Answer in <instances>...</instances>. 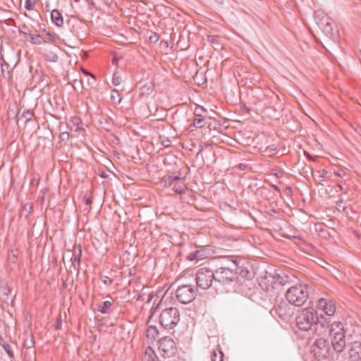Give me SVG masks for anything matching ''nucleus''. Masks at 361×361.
Listing matches in <instances>:
<instances>
[{
    "label": "nucleus",
    "mask_w": 361,
    "mask_h": 361,
    "mask_svg": "<svg viewBox=\"0 0 361 361\" xmlns=\"http://www.w3.org/2000/svg\"><path fill=\"white\" fill-rule=\"evenodd\" d=\"M251 276L239 257L227 255V293H243L245 280L250 279Z\"/></svg>",
    "instance_id": "f257e3e1"
},
{
    "label": "nucleus",
    "mask_w": 361,
    "mask_h": 361,
    "mask_svg": "<svg viewBox=\"0 0 361 361\" xmlns=\"http://www.w3.org/2000/svg\"><path fill=\"white\" fill-rule=\"evenodd\" d=\"M295 321L299 329L304 331L311 329L313 325L315 326V330H318L319 326L322 329H328L330 322L326 319L319 320L317 311L313 308L302 310L296 316Z\"/></svg>",
    "instance_id": "f03ea898"
},
{
    "label": "nucleus",
    "mask_w": 361,
    "mask_h": 361,
    "mask_svg": "<svg viewBox=\"0 0 361 361\" xmlns=\"http://www.w3.org/2000/svg\"><path fill=\"white\" fill-rule=\"evenodd\" d=\"M309 296L308 287L305 284L292 286L286 292L285 297L287 301L297 307L302 306Z\"/></svg>",
    "instance_id": "7ed1b4c3"
},
{
    "label": "nucleus",
    "mask_w": 361,
    "mask_h": 361,
    "mask_svg": "<svg viewBox=\"0 0 361 361\" xmlns=\"http://www.w3.org/2000/svg\"><path fill=\"white\" fill-rule=\"evenodd\" d=\"M312 353L319 360L334 358L330 343L323 338H319L315 340L312 345Z\"/></svg>",
    "instance_id": "20e7f679"
},
{
    "label": "nucleus",
    "mask_w": 361,
    "mask_h": 361,
    "mask_svg": "<svg viewBox=\"0 0 361 361\" xmlns=\"http://www.w3.org/2000/svg\"><path fill=\"white\" fill-rule=\"evenodd\" d=\"M180 321V312L176 307L164 310L159 315V323L166 329H172Z\"/></svg>",
    "instance_id": "39448f33"
},
{
    "label": "nucleus",
    "mask_w": 361,
    "mask_h": 361,
    "mask_svg": "<svg viewBox=\"0 0 361 361\" xmlns=\"http://www.w3.org/2000/svg\"><path fill=\"white\" fill-rule=\"evenodd\" d=\"M197 291L192 285H180L176 290V296L179 302L188 304L195 299Z\"/></svg>",
    "instance_id": "423d86ee"
},
{
    "label": "nucleus",
    "mask_w": 361,
    "mask_h": 361,
    "mask_svg": "<svg viewBox=\"0 0 361 361\" xmlns=\"http://www.w3.org/2000/svg\"><path fill=\"white\" fill-rule=\"evenodd\" d=\"M214 272L207 268H201L196 273V284L198 288L207 290L212 286Z\"/></svg>",
    "instance_id": "0eeeda50"
},
{
    "label": "nucleus",
    "mask_w": 361,
    "mask_h": 361,
    "mask_svg": "<svg viewBox=\"0 0 361 361\" xmlns=\"http://www.w3.org/2000/svg\"><path fill=\"white\" fill-rule=\"evenodd\" d=\"M314 19L317 26L329 37L334 36L333 23L331 18L321 11L314 12Z\"/></svg>",
    "instance_id": "6e6552de"
},
{
    "label": "nucleus",
    "mask_w": 361,
    "mask_h": 361,
    "mask_svg": "<svg viewBox=\"0 0 361 361\" xmlns=\"http://www.w3.org/2000/svg\"><path fill=\"white\" fill-rule=\"evenodd\" d=\"M159 350L161 355L164 358L173 357L177 353V347L174 341L165 336L159 341Z\"/></svg>",
    "instance_id": "1a4fd4ad"
},
{
    "label": "nucleus",
    "mask_w": 361,
    "mask_h": 361,
    "mask_svg": "<svg viewBox=\"0 0 361 361\" xmlns=\"http://www.w3.org/2000/svg\"><path fill=\"white\" fill-rule=\"evenodd\" d=\"M331 336L332 338L331 343L330 345L331 346L333 354L335 355V354H339L343 352L346 347L344 329H340L338 331H336V333L331 334Z\"/></svg>",
    "instance_id": "9d476101"
},
{
    "label": "nucleus",
    "mask_w": 361,
    "mask_h": 361,
    "mask_svg": "<svg viewBox=\"0 0 361 361\" xmlns=\"http://www.w3.org/2000/svg\"><path fill=\"white\" fill-rule=\"evenodd\" d=\"M225 268L220 267L215 270L214 277L213 278L212 288L216 290V293H222L225 289L226 276H219V274H224Z\"/></svg>",
    "instance_id": "9b49d317"
},
{
    "label": "nucleus",
    "mask_w": 361,
    "mask_h": 361,
    "mask_svg": "<svg viewBox=\"0 0 361 361\" xmlns=\"http://www.w3.org/2000/svg\"><path fill=\"white\" fill-rule=\"evenodd\" d=\"M190 169L188 166H182L180 169L173 171L167 178L164 176L161 180H185L188 178Z\"/></svg>",
    "instance_id": "f8f14e48"
},
{
    "label": "nucleus",
    "mask_w": 361,
    "mask_h": 361,
    "mask_svg": "<svg viewBox=\"0 0 361 361\" xmlns=\"http://www.w3.org/2000/svg\"><path fill=\"white\" fill-rule=\"evenodd\" d=\"M348 353L349 361H361V341L349 343Z\"/></svg>",
    "instance_id": "ddd939ff"
},
{
    "label": "nucleus",
    "mask_w": 361,
    "mask_h": 361,
    "mask_svg": "<svg viewBox=\"0 0 361 361\" xmlns=\"http://www.w3.org/2000/svg\"><path fill=\"white\" fill-rule=\"evenodd\" d=\"M317 307L322 310L328 316H333L336 312L335 302L331 300L320 298L317 302Z\"/></svg>",
    "instance_id": "4468645a"
},
{
    "label": "nucleus",
    "mask_w": 361,
    "mask_h": 361,
    "mask_svg": "<svg viewBox=\"0 0 361 361\" xmlns=\"http://www.w3.org/2000/svg\"><path fill=\"white\" fill-rule=\"evenodd\" d=\"M81 256V245L80 244H75L73 248V253L71 261L72 262V267L77 271H78L80 269Z\"/></svg>",
    "instance_id": "2eb2a0df"
},
{
    "label": "nucleus",
    "mask_w": 361,
    "mask_h": 361,
    "mask_svg": "<svg viewBox=\"0 0 361 361\" xmlns=\"http://www.w3.org/2000/svg\"><path fill=\"white\" fill-rule=\"evenodd\" d=\"M318 192L320 193L322 196L326 195V197L331 198L334 197L336 193L338 192V190L334 185H324L322 183H319L317 185Z\"/></svg>",
    "instance_id": "dca6fc26"
},
{
    "label": "nucleus",
    "mask_w": 361,
    "mask_h": 361,
    "mask_svg": "<svg viewBox=\"0 0 361 361\" xmlns=\"http://www.w3.org/2000/svg\"><path fill=\"white\" fill-rule=\"evenodd\" d=\"M288 305L286 304H277L270 311L272 315H277L282 319H288L289 314L287 311Z\"/></svg>",
    "instance_id": "f3484780"
},
{
    "label": "nucleus",
    "mask_w": 361,
    "mask_h": 361,
    "mask_svg": "<svg viewBox=\"0 0 361 361\" xmlns=\"http://www.w3.org/2000/svg\"><path fill=\"white\" fill-rule=\"evenodd\" d=\"M208 256L209 252L206 249L202 248L200 250H197L195 252L189 253L188 256V259L190 261H195V262H198L202 259L207 258Z\"/></svg>",
    "instance_id": "a211bd4d"
},
{
    "label": "nucleus",
    "mask_w": 361,
    "mask_h": 361,
    "mask_svg": "<svg viewBox=\"0 0 361 361\" xmlns=\"http://www.w3.org/2000/svg\"><path fill=\"white\" fill-rule=\"evenodd\" d=\"M169 186L173 187V190L180 195L185 194L188 190V187L185 182H169Z\"/></svg>",
    "instance_id": "6ab92c4d"
},
{
    "label": "nucleus",
    "mask_w": 361,
    "mask_h": 361,
    "mask_svg": "<svg viewBox=\"0 0 361 361\" xmlns=\"http://www.w3.org/2000/svg\"><path fill=\"white\" fill-rule=\"evenodd\" d=\"M51 21L58 27H61L63 25V18L57 9H54L51 11Z\"/></svg>",
    "instance_id": "aec40b11"
},
{
    "label": "nucleus",
    "mask_w": 361,
    "mask_h": 361,
    "mask_svg": "<svg viewBox=\"0 0 361 361\" xmlns=\"http://www.w3.org/2000/svg\"><path fill=\"white\" fill-rule=\"evenodd\" d=\"M113 302L111 300H106L102 304L98 305L97 310L102 314H109L111 312Z\"/></svg>",
    "instance_id": "412c9836"
},
{
    "label": "nucleus",
    "mask_w": 361,
    "mask_h": 361,
    "mask_svg": "<svg viewBox=\"0 0 361 361\" xmlns=\"http://www.w3.org/2000/svg\"><path fill=\"white\" fill-rule=\"evenodd\" d=\"M142 361H157V357L151 347L149 346L145 349Z\"/></svg>",
    "instance_id": "4be33fe9"
},
{
    "label": "nucleus",
    "mask_w": 361,
    "mask_h": 361,
    "mask_svg": "<svg viewBox=\"0 0 361 361\" xmlns=\"http://www.w3.org/2000/svg\"><path fill=\"white\" fill-rule=\"evenodd\" d=\"M27 39H29L32 44H42L45 42L40 35L31 34L30 32L28 33Z\"/></svg>",
    "instance_id": "5701e85b"
},
{
    "label": "nucleus",
    "mask_w": 361,
    "mask_h": 361,
    "mask_svg": "<svg viewBox=\"0 0 361 361\" xmlns=\"http://www.w3.org/2000/svg\"><path fill=\"white\" fill-rule=\"evenodd\" d=\"M212 361H224V354L222 350L216 349L212 354Z\"/></svg>",
    "instance_id": "b1692460"
},
{
    "label": "nucleus",
    "mask_w": 361,
    "mask_h": 361,
    "mask_svg": "<svg viewBox=\"0 0 361 361\" xmlns=\"http://www.w3.org/2000/svg\"><path fill=\"white\" fill-rule=\"evenodd\" d=\"M98 175L103 179L108 178L110 180L112 179L111 176H115V174L113 172L106 169H99Z\"/></svg>",
    "instance_id": "393cba45"
},
{
    "label": "nucleus",
    "mask_w": 361,
    "mask_h": 361,
    "mask_svg": "<svg viewBox=\"0 0 361 361\" xmlns=\"http://www.w3.org/2000/svg\"><path fill=\"white\" fill-rule=\"evenodd\" d=\"M207 122L204 117H195L192 121V124L195 128H201L206 125Z\"/></svg>",
    "instance_id": "a878e982"
},
{
    "label": "nucleus",
    "mask_w": 361,
    "mask_h": 361,
    "mask_svg": "<svg viewBox=\"0 0 361 361\" xmlns=\"http://www.w3.org/2000/svg\"><path fill=\"white\" fill-rule=\"evenodd\" d=\"M159 331L156 326H151L147 329V336L148 337L151 336L152 338L156 339L158 336Z\"/></svg>",
    "instance_id": "bb28decb"
},
{
    "label": "nucleus",
    "mask_w": 361,
    "mask_h": 361,
    "mask_svg": "<svg viewBox=\"0 0 361 361\" xmlns=\"http://www.w3.org/2000/svg\"><path fill=\"white\" fill-rule=\"evenodd\" d=\"M232 94V97L229 99V101L227 100V103H231V104H236L240 100V96L238 91L234 92L233 90L231 91Z\"/></svg>",
    "instance_id": "cd10ccee"
},
{
    "label": "nucleus",
    "mask_w": 361,
    "mask_h": 361,
    "mask_svg": "<svg viewBox=\"0 0 361 361\" xmlns=\"http://www.w3.org/2000/svg\"><path fill=\"white\" fill-rule=\"evenodd\" d=\"M111 99L114 103H120L122 99L121 94L117 90H113L111 91Z\"/></svg>",
    "instance_id": "c85d7f7f"
},
{
    "label": "nucleus",
    "mask_w": 361,
    "mask_h": 361,
    "mask_svg": "<svg viewBox=\"0 0 361 361\" xmlns=\"http://www.w3.org/2000/svg\"><path fill=\"white\" fill-rule=\"evenodd\" d=\"M18 31L20 35L27 39V35L30 32V30L25 24L21 25L18 28Z\"/></svg>",
    "instance_id": "c756f323"
},
{
    "label": "nucleus",
    "mask_w": 361,
    "mask_h": 361,
    "mask_svg": "<svg viewBox=\"0 0 361 361\" xmlns=\"http://www.w3.org/2000/svg\"><path fill=\"white\" fill-rule=\"evenodd\" d=\"M336 329H338V331L340 329H343V326L342 324L340 322H334L331 325V329L329 330L330 334H332L333 333H336Z\"/></svg>",
    "instance_id": "7c9ffc66"
},
{
    "label": "nucleus",
    "mask_w": 361,
    "mask_h": 361,
    "mask_svg": "<svg viewBox=\"0 0 361 361\" xmlns=\"http://www.w3.org/2000/svg\"><path fill=\"white\" fill-rule=\"evenodd\" d=\"M33 115H34V114H33L31 111H30V110H25V111H24L23 112V114H22V116H22L23 118H24V119H25V122H26V123H27V122L30 121L32 119V118Z\"/></svg>",
    "instance_id": "2f4dec72"
},
{
    "label": "nucleus",
    "mask_w": 361,
    "mask_h": 361,
    "mask_svg": "<svg viewBox=\"0 0 361 361\" xmlns=\"http://www.w3.org/2000/svg\"><path fill=\"white\" fill-rule=\"evenodd\" d=\"M205 110L203 107L197 106L194 110L195 117H204L203 114L205 113Z\"/></svg>",
    "instance_id": "473e14b6"
},
{
    "label": "nucleus",
    "mask_w": 361,
    "mask_h": 361,
    "mask_svg": "<svg viewBox=\"0 0 361 361\" xmlns=\"http://www.w3.org/2000/svg\"><path fill=\"white\" fill-rule=\"evenodd\" d=\"M122 82V78L118 73H115L112 78V83L118 86Z\"/></svg>",
    "instance_id": "72a5a7b5"
},
{
    "label": "nucleus",
    "mask_w": 361,
    "mask_h": 361,
    "mask_svg": "<svg viewBox=\"0 0 361 361\" xmlns=\"http://www.w3.org/2000/svg\"><path fill=\"white\" fill-rule=\"evenodd\" d=\"M35 6V1L32 0H25V8L27 11L32 10Z\"/></svg>",
    "instance_id": "f704fd0d"
},
{
    "label": "nucleus",
    "mask_w": 361,
    "mask_h": 361,
    "mask_svg": "<svg viewBox=\"0 0 361 361\" xmlns=\"http://www.w3.org/2000/svg\"><path fill=\"white\" fill-rule=\"evenodd\" d=\"M161 145L164 147H169L171 145V140L167 137H160Z\"/></svg>",
    "instance_id": "c9c22d12"
},
{
    "label": "nucleus",
    "mask_w": 361,
    "mask_h": 361,
    "mask_svg": "<svg viewBox=\"0 0 361 361\" xmlns=\"http://www.w3.org/2000/svg\"><path fill=\"white\" fill-rule=\"evenodd\" d=\"M193 79H194V80L196 82V83H197L198 85H203V84L205 82V79L200 78V77L199 76L198 73H197L194 75Z\"/></svg>",
    "instance_id": "e433bc0d"
},
{
    "label": "nucleus",
    "mask_w": 361,
    "mask_h": 361,
    "mask_svg": "<svg viewBox=\"0 0 361 361\" xmlns=\"http://www.w3.org/2000/svg\"><path fill=\"white\" fill-rule=\"evenodd\" d=\"M3 347H4V350H6V352L7 353V354L8 355V356L10 357H13V350H11V345L8 344H4Z\"/></svg>",
    "instance_id": "4c0bfd02"
},
{
    "label": "nucleus",
    "mask_w": 361,
    "mask_h": 361,
    "mask_svg": "<svg viewBox=\"0 0 361 361\" xmlns=\"http://www.w3.org/2000/svg\"><path fill=\"white\" fill-rule=\"evenodd\" d=\"M70 135L68 132H62L59 135V138L61 141H66L69 139Z\"/></svg>",
    "instance_id": "58836bf2"
},
{
    "label": "nucleus",
    "mask_w": 361,
    "mask_h": 361,
    "mask_svg": "<svg viewBox=\"0 0 361 361\" xmlns=\"http://www.w3.org/2000/svg\"><path fill=\"white\" fill-rule=\"evenodd\" d=\"M336 209L338 211L344 212L345 210V207L343 205V200L338 201L336 202Z\"/></svg>",
    "instance_id": "ea45409f"
},
{
    "label": "nucleus",
    "mask_w": 361,
    "mask_h": 361,
    "mask_svg": "<svg viewBox=\"0 0 361 361\" xmlns=\"http://www.w3.org/2000/svg\"><path fill=\"white\" fill-rule=\"evenodd\" d=\"M102 281L104 284H105L106 286H108L112 283V280L108 276L103 277Z\"/></svg>",
    "instance_id": "a19ab883"
},
{
    "label": "nucleus",
    "mask_w": 361,
    "mask_h": 361,
    "mask_svg": "<svg viewBox=\"0 0 361 361\" xmlns=\"http://www.w3.org/2000/svg\"><path fill=\"white\" fill-rule=\"evenodd\" d=\"M84 201L85 202V204L90 205L92 203V197L90 196H88L87 194L84 195Z\"/></svg>",
    "instance_id": "79ce46f5"
},
{
    "label": "nucleus",
    "mask_w": 361,
    "mask_h": 361,
    "mask_svg": "<svg viewBox=\"0 0 361 361\" xmlns=\"http://www.w3.org/2000/svg\"><path fill=\"white\" fill-rule=\"evenodd\" d=\"M246 167H247L246 164L240 163V164H237L235 166H233L232 168L233 169H238L243 171V170H245Z\"/></svg>",
    "instance_id": "37998d69"
},
{
    "label": "nucleus",
    "mask_w": 361,
    "mask_h": 361,
    "mask_svg": "<svg viewBox=\"0 0 361 361\" xmlns=\"http://www.w3.org/2000/svg\"><path fill=\"white\" fill-rule=\"evenodd\" d=\"M233 142H237V141L227 135V145L233 146Z\"/></svg>",
    "instance_id": "c03bdc74"
},
{
    "label": "nucleus",
    "mask_w": 361,
    "mask_h": 361,
    "mask_svg": "<svg viewBox=\"0 0 361 361\" xmlns=\"http://www.w3.org/2000/svg\"><path fill=\"white\" fill-rule=\"evenodd\" d=\"M31 209H32V205L30 204H25L24 206H23V210L25 211H27V213H30L31 212Z\"/></svg>",
    "instance_id": "a18cd8bd"
},
{
    "label": "nucleus",
    "mask_w": 361,
    "mask_h": 361,
    "mask_svg": "<svg viewBox=\"0 0 361 361\" xmlns=\"http://www.w3.org/2000/svg\"><path fill=\"white\" fill-rule=\"evenodd\" d=\"M274 176L276 178H281L283 176V172L281 171H276L274 173Z\"/></svg>",
    "instance_id": "49530a36"
},
{
    "label": "nucleus",
    "mask_w": 361,
    "mask_h": 361,
    "mask_svg": "<svg viewBox=\"0 0 361 361\" xmlns=\"http://www.w3.org/2000/svg\"><path fill=\"white\" fill-rule=\"evenodd\" d=\"M83 73H84V74H85L86 75H90V76H91L94 80H95V77H94V75L93 74H92L91 73H90L89 71L84 70V71H83Z\"/></svg>",
    "instance_id": "de8ad7c7"
},
{
    "label": "nucleus",
    "mask_w": 361,
    "mask_h": 361,
    "mask_svg": "<svg viewBox=\"0 0 361 361\" xmlns=\"http://www.w3.org/2000/svg\"><path fill=\"white\" fill-rule=\"evenodd\" d=\"M57 59H58V56H57L56 54H53V55L51 56V58H50V61H54V62L56 61H57Z\"/></svg>",
    "instance_id": "09e8293b"
},
{
    "label": "nucleus",
    "mask_w": 361,
    "mask_h": 361,
    "mask_svg": "<svg viewBox=\"0 0 361 361\" xmlns=\"http://www.w3.org/2000/svg\"><path fill=\"white\" fill-rule=\"evenodd\" d=\"M335 183V187L338 189H339V190H342L343 189V186L340 184H337L336 183V182H334Z\"/></svg>",
    "instance_id": "8fccbe9b"
},
{
    "label": "nucleus",
    "mask_w": 361,
    "mask_h": 361,
    "mask_svg": "<svg viewBox=\"0 0 361 361\" xmlns=\"http://www.w3.org/2000/svg\"><path fill=\"white\" fill-rule=\"evenodd\" d=\"M276 213V211L275 209H270L269 212H268V214H270V215H274V214Z\"/></svg>",
    "instance_id": "3c124183"
},
{
    "label": "nucleus",
    "mask_w": 361,
    "mask_h": 361,
    "mask_svg": "<svg viewBox=\"0 0 361 361\" xmlns=\"http://www.w3.org/2000/svg\"><path fill=\"white\" fill-rule=\"evenodd\" d=\"M286 190L288 191V193H291L292 192V189L290 187L286 188Z\"/></svg>",
    "instance_id": "603ef678"
},
{
    "label": "nucleus",
    "mask_w": 361,
    "mask_h": 361,
    "mask_svg": "<svg viewBox=\"0 0 361 361\" xmlns=\"http://www.w3.org/2000/svg\"><path fill=\"white\" fill-rule=\"evenodd\" d=\"M334 173H335V175H336L337 176H338L340 178L342 177L341 174L340 173H338V172H334Z\"/></svg>",
    "instance_id": "864d4df0"
},
{
    "label": "nucleus",
    "mask_w": 361,
    "mask_h": 361,
    "mask_svg": "<svg viewBox=\"0 0 361 361\" xmlns=\"http://www.w3.org/2000/svg\"><path fill=\"white\" fill-rule=\"evenodd\" d=\"M235 240V239H234L233 238H228L227 237V240Z\"/></svg>",
    "instance_id": "5fc2aeb1"
},
{
    "label": "nucleus",
    "mask_w": 361,
    "mask_h": 361,
    "mask_svg": "<svg viewBox=\"0 0 361 361\" xmlns=\"http://www.w3.org/2000/svg\"><path fill=\"white\" fill-rule=\"evenodd\" d=\"M226 152H227V153H228V152L233 153L231 150H229V149H226Z\"/></svg>",
    "instance_id": "6e6d98bb"
},
{
    "label": "nucleus",
    "mask_w": 361,
    "mask_h": 361,
    "mask_svg": "<svg viewBox=\"0 0 361 361\" xmlns=\"http://www.w3.org/2000/svg\"><path fill=\"white\" fill-rule=\"evenodd\" d=\"M275 189L278 190V188L275 185H272Z\"/></svg>",
    "instance_id": "4d7b16f0"
},
{
    "label": "nucleus",
    "mask_w": 361,
    "mask_h": 361,
    "mask_svg": "<svg viewBox=\"0 0 361 361\" xmlns=\"http://www.w3.org/2000/svg\"><path fill=\"white\" fill-rule=\"evenodd\" d=\"M224 276V274H219V276Z\"/></svg>",
    "instance_id": "13d9d810"
}]
</instances>
